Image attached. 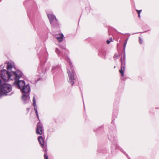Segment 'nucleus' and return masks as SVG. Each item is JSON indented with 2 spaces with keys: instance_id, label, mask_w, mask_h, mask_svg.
Instances as JSON below:
<instances>
[{
  "instance_id": "nucleus-22",
  "label": "nucleus",
  "mask_w": 159,
  "mask_h": 159,
  "mask_svg": "<svg viewBox=\"0 0 159 159\" xmlns=\"http://www.w3.org/2000/svg\"><path fill=\"white\" fill-rule=\"evenodd\" d=\"M119 56V55L118 54H115L114 56V57L115 58H116L117 57Z\"/></svg>"
},
{
  "instance_id": "nucleus-18",
  "label": "nucleus",
  "mask_w": 159,
  "mask_h": 159,
  "mask_svg": "<svg viewBox=\"0 0 159 159\" xmlns=\"http://www.w3.org/2000/svg\"><path fill=\"white\" fill-rule=\"evenodd\" d=\"M127 43V40L125 42V43L124 45V47H123V51H125V47Z\"/></svg>"
},
{
  "instance_id": "nucleus-11",
  "label": "nucleus",
  "mask_w": 159,
  "mask_h": 159,
  "mask_svg": "<svg viewBox=\"0 0 159 159\" xmlns=\"http://www.w3.org/2000/svg\"><path fill=\"white\" fill-rule=\"evenodd\" d=\"M63 37L64 35L62 34H61L59 35H56L55 36L56 38L59 42H61L63 40Z\"/></svg>"
},
{
  "instance_id": "nucleus-6",
  "label": "nucleus",
  "mask_w": 159,
  "mask_h": 159,
  "mask_svg": "<svg viewBox=\"0 0 159 159\" xmlns=\"http://www.w3.org/2000/svg\"><path fill=\"white\" fill-rule=\"evenodd\" d=\"M43 132V126L42 123L39 122L37 124L36 130V134H38L41 135Z\"/></svg>"
},
{
  "instance_id": "nucleus-8",
  "label": "nucleus",
  "mask_w": 159,
  "mask_h": 159,
  "mask_svg": "<svg viewBox=\"0 0 159 159\" xmlns=\"http://www.w3.org/2000/svg\"><path fill=\"white\" fill-rule=\"evenodd\" d=\"M38 139L41 147L46 150V144L44 142L43 138L42 136H40L38 137Z\"/></svg>"
},
{
  "instance_id": "nucleus-7",
  "label": "nucleus",
  "mask_w": 159,
  "mask_h": 159,
  "mask_svg": "<svg viewBox=\"0 0 159 159\" xmlns=\"http://www.w3.org/2000/svg\"><path fill=\"white\" fill-rule=\"evenodd\" d=\"M26 93V94H23L22 97V99L25 103H28L30 101V97L29 96L30 92Z\"/></svg>"
},
{
  "instance_id": "nucleus-15",
  "label": "nucleus",
  "mask_w": 159,
  "mask_h": 159,
  "mask_svg": "<svg viewBox=\"0 0 159 159\" xmlns=\"http://www.w3.org/2000/svg\"><path fill=\"white\" fill-rule=\"evenodd\" d=\"M110 136H111V135H110ZM108 138L111 140L114 141L116 140V137L115 135L113 137L111 136L110 137L109 136H108Z\"/></svg>"
},
{
  "instance_id": "nucleus-27",
  "label": "nucleus",
  "mask_w": 159,
  "mask_h": 159,
  "mask_svg": "<svg viewBox=\"0 0 159 159\" xmlns=\"http://www.w3.org/2000/svg\"><path fill=\"white\" fill-rule=\"evenodd\" d=\"M123 153H124V154H125V152H123Z\"/></svg>"
},
{
  "instance_id": "nucleus-4",
  "label": "nucleus",
  "mask_w": 159,
  "mask_h": 159,
  "mask_svg": "<svg viewBox=\"0 0 159 159\" xmlns=\"http://www.w3.org/2000/svg\"><path fill=\"white\" fill-rule=\"evenodd\" d=\"M124 52V55H123V59L124 60H122V57H121L120 59V60L121 61V69L119 70V72L121 74V79L122 80H123V77L124 76V73L125 70V52Z\"/></svg>"
},
{
  "instance_id": "nucleus-24",
  "label": "nucleus",
  "mask_w": 159,
  "mask_h": 159,
  "mask_svg": "<svg viewBox=\"0 0 159 159\" xmlns=\"http://www.w3.org/2000/svg\"><path fill=\"white\" fill-rule=\"evenodd\" d=\"M115 147H116V148H117V145H116V146Z\"/></svg>"
},
{
  "instance_id": "nucleus-17",
  "label": "nucleus",
  "mask_w": 159,
  "mask_h": 159,
  "mask_svg": "<svg viewBox=\"0 0 159 159\" xmlns=\"http://www.w3.org/2000/svg\"><path fill=\"white\" fill-rule=\"evenodd\" d=\"M35 104H36V102L35 97L34 96L33 99V105H35Z\"/></svg>"
},
{
  "instance_id": "nucleus-9",
  "label": "nucleus",
  "mask_w": 159,
  "mask_h": 159,
  "mask_svg": "<svg viewBox=\"0 0 159 159\" xmlns=\"http://www.w3.org/2000/svg\"><path fill=\"white\" fill-rule=\"evenodd\" d=\"M13 67H14V64L13 62L11 61L7 63V69L8 70H11Z\"/></svg>"
},
{
  "instance_id": "nucleus-12",
  "label": "nucleus",
  "mask_w": 159,
  "mask_h": 159,
  "mask_svg": "<svg viewBox=\"0 0 159 159\" xmlns=\"http://www.w3.org/2000/svg\"><path fill=\"white\" fill-rule=\"evenodd\" d=\"M33 106H34V110L35 111V112L36 113V116L38 118V119H39V114H38V111H37V106L36 105V104H35V105H33Z\"/></svg>"
},
{
  "instance_id": "nucleus-3",
  "label": "nucleus",
  "mask_w": 159,
  "mask_h": 159,
  "mask_svg": "<svg viewBox=\"0 0 159 159\" xmlns=\"http://www.w3.org/2000/svg\"><path fill=\"white\" fill-rule=\"evenodd\" d=\"M12 90L11 86L8 84L4 83L2 84L1 80L0 79V98L3 95H11L13 93H8Z\"/></svg>"
},
{
  "instance_id": "nucleus-26",
  "label": "nucleus",
  "mask_w": 159,
  "mask_h": 159,
  "mask_svg": "<svg viewBox=\"0 0 159 159\" xmlns=\"http://www.w3.org/2000/svg\"><path fill=\"white\" fill-rule=\"evenodd\" d=\"M39 55L40 56V53L39 54Z\"/></svg>"
},
{
  "instance_id": "nucleus-19",
  "label": "nucleus",
  "mask_w": 159,
  "mask_h": 159,
  "mask_svg": "<svg viewBox=\"0 0 159 159\" xmlns=\"http://www.w3.org/2000/svg\"><path fill=\"white\" fill-rule=\"evenodd\" d=\"M142 40L141 37H139V42L140 44H141L142 43Z\"/></svg>"
},
{
  "instance_id": "nucleus-14",
  "label": "nucleus",
  "mask_w": 159,
  "mask_h": 159,
  "mask_svg": "<svg viewBox=\"0 0 159 159\" xmlns=\"http://www.w3.org/2000/svg\"><path fill=\"white\" fill-rule=\"evenodd\" d=\"M98 55L103 57L104 56H105V52L103 51H102L99 53Z\"/></svg>"
},
{
  "instance_id": "nucleus-5",
  "label": "nucleus",
  "mask_w": 159,
  "mask_h": 159,
  "mask_svg": "<svg viewBox=\"0 0 159 159\" xmlns=\"http://www.w3.org/2000/svg\"><path fill=\"white\" fill-rule=\"evenodd\" d=\"M51 24L52 26H57L58 25V22L55 15L52 13L47 14Z\"/></svg>"
},
{
  "instance_id": "nucleus-10",
  "label": "nucleus",
  "mask_w": 159,
  "mask_h": 159,
  "mask_svg": "<svg viewBox=\"0 0 159 159\" xmlns=\"http://www.w3.org/2000/svg\"><path fill=\"white\" fill-rule=\"evenodd\" d=\"M61 70V67L59 65H57L52 67V71L53 73L59 71Z\"/></svg>"
},
{
  "instance_id": "nucleus-25",
  "label": "nucleus",
  "mask_w": 159,
  "mask_h": 159,
  "mask_svg": "<svg viewBox=\"0 0 159 159\" xmlns=\"http://www.w3.org/2000/svg\"><path fill=\"white\" fill-rule=\"evenodd\" d=\"M121 151L122 152H123V151H122V150H121Z\"/></svg>"
},
{
  "instance_id": "nucleus-20",
  "label": "nucleus",
  "mask_w": 159,
  "mask_h": 159,
  "mask_svg": "<svg viewBox=\"0 0 159 159\" xmlns=\"http://www.w3.org/2000/svg\"><path fill=\"white\" fill-rule=\"evenodd\" d=\"M44 157L45 159H48V156L46 153L44 154Z\"/></svg>"
},
{
  "instance_id": "nucleus-1",
  "label": "nucleus",
  "mask_w": 159,
  "mask_h": 159,
  "mask_svg": "<svg viewBox=\"0 0 159 159\" xmlns=\"http://www.w3.org/2000/svg\"><path fill=\"white\" fill-rule=\"evenodd\" d=\"M0 75L4 82L9 80H15L13 85L16 88L20 89L23 93H27L30 92V88L29 84H25V81L23 80H20L23 77V75L20 70H17L15 72H9L6 70L0 71Z\"/></svg>"
},
{
  "instance_id": "nucleus-2",
  "label": "nucleus",
  "mask_w": 159,
  "mask_h": 159,
  "mask_svg": "<svg viewBox=\"0 0 159 159\" xmlns=\"http://www.w3.org/2000/svg\"><path fill=\"white\" fill-rule=\"evenodd\" d=\"M65 48H62L63 49L59 50L58 48H56L55 50V52L59 57H61L64 59H66V61L68 63L69 66L67 67V73H68L69 80L68 82L71 85H73L75 82L76 81V75L72 63L70 59L68 57L67 55L65 54L63 55V52H65Z\"/></svg>"
},
{
  "instance_id": "nucleus-16",
  "label": "nucleus",
  "mask_w": 159,
  "mask_h": 159,
  "mask_svg": "<svg viewBox=\"0 0 159 159\" xmlns=\"http://www.w3.org/2000/svg\"><path fill=\"white\" fill-rule=\"evenodd\" d=\"M136 11L138 13V16L139 18H140V14L141 13L142 10H138L137 9H136Z\"/></svg>"
},
{
  "instance_id": "nucleus-13",
  "label": "nucleus",
  "mask_w": 159,
  "mask_h": 159,
  "mask_svg": "<svg viewBox=\"0 0 159 159\" xmlns=\"http://www.w3.org/2000/svg\"><path fill=\"white\" fill-rule=\"evenodd\" d=\"M38 71L39 72V73L41 74L44 73L46 70L45 69L42 70V67L41 66H39L38 68Z\"/></svg>"
},
{
  "instance_id": "nucleus-21",
  "label": "nucleus",
  "mask_w": 159,
  "mask_h": 159,
  "mask_svg": "<svg viewBox=\"0 0 159 159\" xmlns=\"http://www.w3.org/2000/svg\"><path fill=\"white\" fill-rule=\"evenodd\" d=\"M110 39L111 40V41H109V40H107V44H109L111 41H112V39L111 38V39Z\"/></svg>"
},
{
  "instance_id": "nucleus-23",
  "label": "nucleus",
  "mask_w": 159,
  "mask_h": 159,
  "mask_svg": "<svg viewBox=\"0 0 159 159\" xmlns=\"http://www.w3.org/2000/svg\"><path fill=\"white\" fill-rule=\"evenodd\" d=\"M40 59V61H41V64H43L44 63L43 62V61H42V60H41V57H40L39 58Z\"/></svg>"
}]
</instances>
